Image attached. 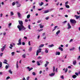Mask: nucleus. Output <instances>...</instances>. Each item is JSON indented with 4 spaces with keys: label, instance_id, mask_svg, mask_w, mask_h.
I'll use <instances>...</instances> for the list:
<instances>
[{
    "label": "nucleus",
    "instance_id": "64",
    "mask_svg": "<svg viewBox=\"0 0 80 80\" xmlns=\"http://www.w3.org/2000/svg\"><path fill=\"white\" fill-rule=\"evenodd\" d=\"M25 22H28V20L25 19Z\"/></svg>",
    "mask_w": 80,
    "mask_h": 80
},
{
    "label": "nucleus",
    "instance_id": "24",
    "mask_svg": "<svg viewBox=\"0 0 80 80\" xmlns=\"http://www.w3.org/2000/svg\"><path fill=\"white\" fill-rule=\"evenodd\" d=\"M32 47H30L29 48V52H32Z\"/></svg>",
    "mask_w": 80,
    "mask_h": 80
},
{
    "label": "nucleus",
    "instance_id": "5",
    "mask_svg": "<svg viewBox=\"0 0 80 80\" xmlns=\"http://www.w3.org/2000/svg\"><path fill=\"white\" fill-rule=\"evenodd\" d=\"M6 47V44H5L4 46H3L1 48V50L2 52H3V51H4V50H5V48Z\"/></svg>",
    "mask_w": 80,
    "mask_h": 80
},
{
    "label": "nucleus",
    "instance_id": "41",
    "mask_svg": "<svg viewBox=\"0 0 80 80\" xmlns=\"http://www.w3.org/2000/svg\"><path fill=\"white\" fill-rule=\"evenodd\" d=\"M28 28L29 30L31 29V28H30V25H28Z\"/></svg>",
    "mask_w": 80,
    "mask_h": 80
},
{
    "label": "nucleus",
    "instance_id": "56",
    "mask_svg": "<svg viewBox=\"0 0 80 80\" xmlns=\"http://www.w3.org/2000/svg\"><path fill=\"white\" fill-rule=\"evenodd\" d=\"M75 75H77V76H78V73L77 72H75Z\"/></svg>",
    "mask_w": 80,
    "mask_h": 80
},
{
    "label": "nucleus",
    "instance_id": "46",
    "mask_svg": "<svg viewBox=\"0 0 80 80\" xmlns=\"http://www.w3.org/2000/svg\"><path fill=\"white\" fill-rule=\"evenodd\" d=\"M8 66L7 65H6L5 67V68H6V69H8Z\"/></svg>",
    "mask_w": 80,
    "mask_h": 80
},
{
    "label": "nucleus",
    "instance_id": "2",
    "mask_svg": "<svg viewBox=\"0 0 80 80\" xmlns=\"http://www.w3.org/2000/svg\"><path fill=\"white\" fill-rule=\"evenodd\" d=\"M13 46H15V44L14 43H12V44H10V46L9 47V48L10 49H12V47H13Z\"/></svg>",
    "mask_w": 80,
    "mask_h": 80
},
{
    "label": "nucleus",
    "instance_id": "38",
    "mask_svg": "<svg viewBox=\"0 0 80 80\" xmlns=\"http://www.w3.org/2000/svg\"><path fill=\"white\" fill-rule=\"evenodd\" d=\"M42 58V57L40 56H39L38 57V59H41Z\"/></svg>",
    "mask_w": 80,
    "mask_h": 80
},
{
    "label": "nucleus",
    "instance_id": "29",
    "mask_svg": "<svg viewBox=\"0 0 80 80\" xmlns=\"http://www.w3.org/2000/svg\"><path fill=\"white\" fill-rule=\"evenodd\" d=\"M11 16H13L14 15V13L13 12H10Z\"/></svg>",
    "mask_w": 80,
    "mask_h": 80
},
{
    "label": "nucleus",
    "instance_id": "22",
    "mask_svg": "<svg viewBox=\"0 0 80 80\" xmlns=\"http://www.w3.org/2000/svg\"><path fill=\"white\" fill-rule=\"evenodd\" d=\"M44 44H42L39 46V48H41L42 47H43L44 46Z\"/></svg>",
    "mask_w": 80,
    "mask_h": 80
},
{
    "label": "nucleus",
    "instance_id": "14",
    "mask_svg": "<svg viewBox=\"0 0 80 80\" xmlns=\"http://www.w3.org/2000/svg\"><path fill=\"white\" fill-rule=\"evenodd\" d=\"M55 54L56 55H60V52H57Z\"/></svg>",
    "mask_w": 80,
    "mask_h": 80
},
{
    "label": "nucleus",
    "instance_id": "28",
    "mask_svg": "<svg viewBox=\"0 0 80 80\" xmlns=\"http://www.w3.org/2000/svg\"><path fill=\"white\" fill-rule=\"evenodd\" d=\"M22 57H23V58H26V55H25V54H24L22 55Z\"/></svg>",
    "mask_w": 80,
    "mask_h": 80
},
{
    "label": "nucleus",
    "instance_id": "1",
    "mask_svg": "<svg viewBox=\"0 0 80 80\" xmlns=\"http://www.w3.org/2000/svg\"><path fill=\"white\" fill-rule=\"evenodd\" d=\"M18 22L19 25H18L17 26L18 28L19 29L20 32H22L26 30V28L24 27L23 24V21H22L19 20Z\"/></svg>",
    "mask_w": 80,
    "mask_h": 80
},
{
    "label": "nucleus",
    "instance_id": "17",
    "mask_svg": "<svg viewBox=\"0 0 80 80\" xmlns=\"http://www.w3.org/2000/svg\"><path fill=\"white\" fill-rule=\"evenodd\" d=\"M43 4H44V3L42 2H41V3H39V5L40 6H42V5H43Z\"/></svg>",
    "mask_w": 80,
    "mask_h": 80
},
{
    "label": "nucleus",
    "instance_id": "50",
    "mask_svg": "<svg viewBox=\"0 0 80 80\" xmlns=\"http://www.w3.org/2000/svg\"><path fill=\"white\" fill-rule=\"evenodd\" d=\"M41 20H38L37 21V23H40V22H41Z\"/></svg>",
    "mask_w": 80,
    "mask_h": 80
},
{
    "label": "nucleus",
    "instance_id": "15",
    "mask_svg": "<svg viewBox=\"0 0 80 80\" xmlns=\"http://www.w3.org/2000/svg\"><path fill=\"white\" fill-rule=\"evenodd\" d=\"M49 48H52V47H54V45L53 44H52L51 45H49L48 46Z\"/></svg>",
    "mask_w": 80,
    "mask_h": 80
},
{
    "label": "nucleus",
    "instance_id": "26",
    "mask_svg": "<svg viewBox=\"0 0 80 80\" xmlns=\"http://www.w3.org/2000/svg\"><path fill=\"white\" fill-rule=\"evenodd\" d=\"M17 7H20V6H21V4H17Z\"/></svg>",
    "mask_w": 80,
    "mask_h": 80
},
{
    "label": "nucleus",
    "instance_id": "45",
    "mask_svg": "<svg viewBox=\"0 0 80 80\" xmlns=\"http://www.w3.org/2000/svg\"><path fill=\"white\" fill-rule=\"evenodd\" d=\"M22 45H25V42H23L22 43Z\"/></svg>",
    "mask_w": 80,
    "mask_h": 80
},
{
    "label": "nucleus",
    "instance_id": "62",
    "mask_svg": "<svg viewBox=\"0 0 80 80\" xmlns=\"http://www.w3.org/2000/svg\"><path fill=\"white\" fill-rule=\"evenodd\" d=\"M42 73V71H39V74H41V73Z\"/></svg>",
    "mask_w": 80,
    "mask_h": 80
},
{
    "label": "nucleus",
    "instance_id": "53",
    "mask_svg": "<svg viewBox=\"0 0 80 80\" xmlns=\"http://www.w3.org/2000/svg\"><path fill=\"white\" fill-rule=\"evenodd\" d=\"M39 62H40V63H43V61H42V60H40V61H39Z\"/></svg>",
    "mask_w": 80,
    "mask_h": 80
},
{
    "label": "nucleus",
    "instance_id": "25",
    "mask_svg": "<svg viewBox=\"0 0 80 80\" xmlns=\"http://www.w3.org/2000/svg\"><path fill=\"white\" fill-rule=\"evenodd\" d=\"M72 77L73 78H75L77 77V75H74L73 76H72Z\"/></svg>",
    "mask_w": 80,
    "mask_h": 80
},
{
    "label": "nucleus",
    "instance_id": "4",
    "mask_svg": "<svg viewBox=\"0 0 80 80\" xmlns=\"http://www.w3.org/2000/svg\"><path fill=\"white\" fill-rule=\"evenodd\" d=\"M70 22L72 23H76V21L74 19H70Z\"/></svg>",
    "mask_w": 80,
    "mask_h": 80
},
{
    "label": "nucleus",
    "instance_id": "54",
    "mask_svg": "<svg viewBox=\"0 0 80 80\" xmlns=\"http://www.w3.org/2000/svg\"><path fill=\"white\" fill-rule=\"evenodd\" d=\"M68 2L67 1L65 2V4L66 5H67V4H68Z\"/></svg>",
    "mask_w": 80,
    "mask_h": 80
},
{
    "label": "nucleus",
    "instance_id": "19",
    "mask_svg": "<svg viewBox=\"0 0 80 80\" xmlns=\"http://www.w3.org/2000/svg\"><path fill=\"white\" fill-rule=\"evenodd\" d=\"M58 49L59 50H60L61 51H63V48H62L61 47H59Z\"/></svg>",
    "mask_w": 80,
    "mask_h": 80
},
{
    "label": "nucleus",
    "instance_id": "51",
    "mask_svg": "<svg viewBox=\"0 0 80 80\" xmlns=\"http://www.w3.org/2000/svg\"><path fill=\"white\" fill-rule=\"evenodd\" d=\"M3 55V53H1L0 54V56L2 57Z\"/></svg>",
    "mask_w": 80,
    "mask_h": 80
},
{
    "label": "nucleus",
    "instance_id": "12",
    "mask_svg": "<svg viewBox=\"0 0 80 80\" xmlns=\"http://www.w3.org/2000/svg\"><path fill=\"white\" fill-rule=\"evenodd\" d=\"M55 74V73H52L51 74H49V76H50V77H52L53 76H54Z\"/></svg>",
    "mask_w": 80,
    "mask_h": 80
},
{
    "label": "nucleus",
    "instance_id": "49",
    "mask_svg": "<svg viewBox=\"0 0 80 80\" xmlns=\"http://www.w3.org/2000/svg\"><path fill=\"white\" fill-rule=\"evenodd\" d=\"M77 60H80V56L78 57V58H77Z\"/></svg>",
    "mask_w": 80,
    "mask_h": 80
},
{
    "label": "nucleus",
    "instance_id": "43",
    "mask_svg": "<svg viewBox=\"0 0 80 80\" xmlns=\"http://www.w3.org/2000/svg\"><path fill=\"white\" fill-rule=\"evenodd\" d=\"M11 25H12V23H9L8 24L9 27H10Z\"/></svg>",
    "mask_w": 80,
    "mask_h": 80
},
{
    "label": "nucleus",
    "instance_id": "13",
    "mask_svg": "<svg viewBox=\"0 0 80 80\" xmlns=\"http://www.w3.org/2000/svg\"><path fill=\"white\" fill-rule=\"evenodd\" d=\"M72 63L73 65H75L77 64V61L76 60L74 61H73Z\"/></svg>",
    "mask_w": 80,
    "mask_h": 80
},
{
    "label": "nucleus",
    "instance_id": "40",
    "mask_svg": "<svg viewBox=\"0 0 80 80\" xmlns=\"http://www.w3.org/2000/svg\"><path fill=\"white\" fill-rule=\"evenodd\" d=\"M68 71V69L67 68H66V70H65V71H64L65 73H67Z\"/></svg>",
    "mask_w": 80,
    "mask_h": 80
},
{
    "label": "nucleus",
    "instance_id": "16",
    "mask_svg": "<svg viewBox=\"0 0 80 80\" xmlns=\"http://www.w3.org/2000/svg\"><path fill=\"white\" fill-rule=\"evenodd\" d=\"M7 62V60L6 59H4V61L3 62V63H5V64H8Z\"/></svg>",
    "mask_w": 80,
    "mask_h": 80
},
{
    "label": "nucleus",
    "instance_id": "33",
    "mask_svg": "<svg viewBox=\"0 0 80 80\" xmlns=\"http://www.w3.org/2000/svg\"><path fill=\"white\" fill-rule=\"evenodd\" d=\"M45 53H48V51L47 49H45Z\"/></svg>",
    "mask_w": 80,
    "mask_h": 80
},
{
    "label": "nucleus",
    "instance_id": "8",
    "mask_svg": "<svg viewBox=\"0 0 80 80\" xmlns=\"http://www.w3.org/2000/svg\"><path fill=\"white\" fill-rule=\"evenodd\" d=\"M46 63L44 65V66L45 67H47V65H48V64L49 63V62L46 61Z\"/></svg>",
    "mask_w": 80,
    "mask_h": 80
},
{
    "label": "nucleus",
    "instance_id": "52",
    "mask_svg": "<svg viewBox=\"0 0 80 80\" xmlns=\"http://www.w3.org/2000/svg\"><path fill=\"white\" fill-rule=\"evenodd\" d=\"M32 75H36V74L35 73V72H32Z\"/></svg>",
    "mask_w": 80,
    "mask_h": 80
},
{
    "label": "nucleus",
    "instance_id": "55",
    "mask_svg": "<svg viewBox=\"0 0 80 80\" xmlns=\"http://www.w3.org/2000/svg\"><path fill=\"white\" fill-rule=\"evenodd\" d=\"M5 35H6V32H4V33H3V35L4 36H5Z\"/></svg>",
    "mask_w": 80,
    "mask_h": 80
},
{
    "label": "nucleus",
    "instance_id": "3",
    "mask_svg": "<svg viewBox=\"0 0 80 80\" xmlns=\"http://www.w3.org/2000/svg\"><path fill=\"white\" fill-rule=\"evenodd\" d=\"M42 49H40L39 50H38L36 52V56H38V53H40L42 52Z\"/></svg>",
    "mask_w": 80,
    "mask_h": 80
},
{
    "label": "nucleus",
    "instance_id": "34",
    "mask_svg": "<svg viewBox=\"0 0 80 80\" xmlns=\"http://www.w3.org/2000/svg\"><path fill=\"white\" fill-rule=\"evenodd\" d=\"M2 67V62H0V68H1Z\"/></svg>",
    "mask_w": 80,
    "mask_h": 80
},
{
    "label": "nucleus",
    "instance_id": "57",
    "mask_svg": "<svg viewBox=\"0 0 80 80\" xmlns=\"http://www.w3.org/2000/svg\"><path fill=\"white\" fill-rule=\"evenodd\" d=\"M48 18H49L48 17H47L45 18L46 20H48Z\"/></svg>",
    "mask_w": 80,
    "mask_h": 80
},
{
    "label": "nucleus",
    "instance_id": "63",
    "mask_svg": "<svg viewBox=\"0 0 80 80\" xmlns=\"http://www.w3.org/2000/svg\"><path fill=\"white\" fill-rule=\"evenodd\" d=\"M73 41V39H71L69 41V42H72Z\"/></svg>",
    "mask_w": 80,
    "mask_h": 80
},
{
    "label": "nucleus",
    "instance_id": "35",
    "mask_svg": "<svg viewBox=\"0 0 80 80\" xmlns=\"http://www.w3.org/2000/svg\"><path fill=\"white\" fill-rule=\"evenodd\" d=\"M30 17V15L28 14L27 16V18H29Z\"/></svg>",
    "mask_w": 80,
    "mask_h": 80
},
{
    "label": "nucleus",
    "instance_id": "20",
    "mask_svg": "<svg viewBox=\"0 0 80 80\" xmlns=\"http://www.w3.org/2000/svg\"><path fill=\"white\" fill-rule=\"evenodd\" d=\"M60 30H58L56 33V35H58V34H59L60 33Z\"/></svg>",
    "mask_w": 80,
    "mask_h": 80
},
{
    "label": "nucleus",
    "instance_id": "18",
    "mask_svg": "<svg viewBox=\"0 0 80 80\" xmlns=\"http://www.w3.org/2000/svg\"><path fill=\"white\" fill-rule=\"evenodd\" d=\"M48 12H49V10H47L43 12V13H48Z\"/></svg>",
    "mask_w": 80,
    "mask_h": 80
},
{
    "label": "nucleus",
    "instance_id": "31",
    "mask_svg": "<svg viewBox=\"0 0 80 80\" xmlns=\"http://www.w3.org/2000/svg\"><path fill=\"white\" fill-rule=\"evenodd\" d=\"M67 21H66L62 22V23L63 24H65V23H67Z\"/></svg>",
    "mask_w": 80,
    "mask_h": 80
},
{
    "label": "nucleus",
    "instance_id": "36",
    "mask_svg": "<svg viewBox=\"0 0 80 80\" xmlns=\"http://www.w3.org/2000/svg\"><path fill=\"white\" fill-rule=\"evenodd\" d=\"M37 64L38 66L40 65V63H39V62L38 61V62H37Z\"/></svg>",
    "mask_w": 80,
    "mask_h": 80
},
{
    "label": "nucleus",
    "instance_id": "11",
    "mask_svg": "<svg viewBox=\"0 0 80 80\" xmlns=\"http://www.w3.org/2000/svg\"><path fill=\"white\" fill-rule=\"evenodd\" d=\"M27 68L28 69L29 71H31V70H33V68H30V67H27Z\"/></svg>",
    "mask_w": 80,
    "mask_h": 80
},
{
    "label": "nucleus",
    "instance_id": "32",
    "mask_svg": "<svg viewBox=\"0 0 80 80\" xmlns=\"http://www.w3.org/2000/svg\"><path fill=\"white\" fill-rule=\"evenodd\" d=\"M9 72L11 74H12V71H11V69H10L9 70Z\"/></svg>",
    "mask_w": 80,
    "mask_h": 80
},
{
    "label": "nucleus",
    "instance_id": "27",
    "mask_svg": "<svg viewBox=\"0 0 80 80\" xmlns=\"http://www.w3.org/2000/svg\"><path fill=\"white\" fill-rule=\"evenodd\" d=\"M65 7L67 8H70V6H69V5H65Z\"/></svg>",
    "mask_w": 80,
    "mask_h": 80
},
{
    "label": "nucleus",
    "instance_id": "6",
    "mask_svg": "<svg viewBox=\"0 0 80 80\" xmlns=\"http://www.w3.org/2000/svg\"><path fill=\"white\" fill-rule=\"evenodd\" d=\"M21 38H20L19 39L18 41V42H19L17 44V45H22V42H21Z\"/></svg>",
    "mask_w": 80,
    "mask_h": 80
},
{
    "label": "nucleus",
    "instance_id": "61",
    "mask_svg": "<svg viewBox=\"0 0 80 80\" xmlns=\"http://www.w3.org/2000/svg\"><path fill=\"white\" fill-rule=\"evenodd\" d=\"M58 70V68H56V73H57V70Z\"/></svg>",
    "mask_w": 80,
    "mask_h": 80
},
{
    "label": "nucleus",
    "instance_id": "7",
    "mask_svg": "<svg viewBox=\"0 0 80 80\" xmlns=\"http://www.w3.org/2000/svg\"><path fill=\"white\" fill-rule=\"evenodd\" d=\"M67 26H68V28H67V29H70L72 28V26L70 25V23H68L67 24Z\"/></svg>",
    "mask_w": 80,
    "mask_h": 80
},
{
    "label": "nucleus",
    "instance_id": "21",
    "mask_svg": "<svg viewBox=\"0 0 80 80\" xmlns=\"http://www.w3.org/2000/svg\"><path fill=\"white\" fill-rule=\"evenodd\" d=\"M58 27V26H57L54 27V29L52 30V31L53 32V31H55V30H56V28Z\"/></svg>",
    "mask_w": 80,
    "mask_h": 80
},
{
    "label": "nucleus",
    "instance_id": "10",
    "mask_svg": "<svg viewBox=\"0 0 80 80\" xmlns=\"http://www.w3.org/2000/svg\"><path fill=\"white\" fill-rule=\"evenodd\" d=\"M74 16L76 18V19H78L79 18H80V15L79 16L75 15Z\"/></svg>",
    "mask_w": 80,
    "mask_h": 80
},
{
    "label": "nucleus",
    "instance_id": "23",
    "mask_svg": "<svg viewBox=\"0 0 80 80\" xmlns=\"http://www.w3.org/2000/svg\"><path fill=\"white\" fill-rule=\"evenodd\" d=\"M75 50V48L74 47H73L72 48L69 49V50L70 51H72L73 50Z\"/></svg>",
    "mask_w": 80,
    "mask_h": 80
},
{
    "label": "nucleus",
    "instance_id": "58",
    "mask_svg": "<svg viewBox=\"0 0 80 80\" xmlns=\"http://www.w3.org/2000/svg\"><path fill=\"white\" fill-rule=\"evenodd\" d=\"M10 78V77L8 76V77L7 78H6V79H9V78Z\"/></svg>",
    "mask_w": 80,
    "mask_h": 80
},
{
    "label": "nucleus",
    "instance_id": "39",
    "mask_svg": "<svg viewBox=\"0 0 80 80\" xmlns=\"http://www.w3.org/2000/svg\"><path fill=\"white\" fill-rule=\"evenodd\" d=\"M14 54H15V52H12L11 53V55H12V56H13Z\"/></svg>",
    "mask_w": 80,
    "mask_h": 80
},
{
    "label": "nucleus",
    "instance_id": "44",
    "mask_svg": "<svg viewBox=\"0 0 80 80\" xmlns=\"http://www.w3.org/2000/svg\"><path fill=\"white\" fill-rule=\"evenodd\" d=\"M15 5V2H12V5H13V6H14V5Z\"/></svg>",
    "mask_w": 80,
    "mask_h": 80
},
{
    "label": "nucleus",
    "instance_id": "59",
    "mask_svg": "<svg viewBox=\"0 0 80 80\" xmlns=\"http://www.w3.org/2000/svg\"><path fill=\"white\" fill-rule=\"evenodd\" d=\"M30 78L29 77H28L27 78V80H29V78Z\"/></svg>",
    "mask_w": 80,
    "mask_h": 80
},
{
    "label": "nucleus",
    "instance_id": "47",
    "mask_svg": "<svg viewBox=\"0 0 80 80\" xmlns=\"http://www.w3.org/2000/svg\"><path fill=\"white\" fill-rule=\"evenodd\" d=\"M43 29H41L40 30H38V32H41V31H43Z\"/></svg>",
    "mask_w": 80,
    "mask_h": 80
},
{
    "label": "nucleus",
    "instance_id": "48",
    "mask_svg": "<svg viewBox=\"0 0 80 80\" xmlns=\"http://www.w3.org/2000/svg\"><path fill=\"white\" fill-rule=\"evenodd\" d=\"M55 68L54 66L53 67V72H55Z\"/></svg>",
    "mask_w": 80,
    "mask_h": 80
},
{
    "label": "nucleus",
    "instance_id": "30",
    "mask_svg": "<svg viewBox=\"0 0 80 80\" xmlns=\"http://www.w3.org/2000/svg\"><path fill=\"white\" fill-rule=\"evenodd\" d=\"M39 25H40V28H43V27H44V26L43 25H41V24H40Z\"/></svg>",
    "mask_w": 80,
    "mask_h": 80
},
{
    "label": "nucleus",
    "instance_id": "9",
    "mask_svg": "<svg viewBox=\"0 0 80 80\" xmlns=\"http://www.w3.org/2000/svg\"><path fill=\"white\" fill-rule=\"evenodd\" d=\"M18 16L19 18H20L22 16V14H21L20 13H19V12H18Z\"/></svg>",
    "mask_w": 80,
    "mask_h": 80
},
{
    "label": "nucleus",
    "instance_id": "42",
    "mask_svg": "<svg viewBox=\"0 0 80 80\" xmlns=\"http://www.w3.org/2000/svg\"><path fill=\"white\" fill-rule=\"evenodd\" d=\"M54 10V9L53 8H51V9H49V12H51V11H52V10Z\"/></svg>",
    "mask_w": 80,
    "mask_h": 80
},
{
    "label": "nucleus",
    "instance_id": "37",
    "mask_svg": "<svg viewBox=\"0 0 80 80\" xmlns=\"http://www.w3.org/2000/svg\"><path fill=\"white\" fill-rule=\"evenodd\" d=\"M18 62H17L16 64V67L17 68H18Z\"/></svg>",
    "mask_w": 80,
    "mask_h": 80
},
{
    "label": "nucleus",
    "instance_id": "60",
    "mask_svg": "<svg viewBox=\"0 0 80 80\" xmlns=\"http://www.w3.org/2000/svg\"><path fill=\"white\" fill-rule=\"evenodd\" d=\"M42 9H41V8L38 9V10H39V11H40L42 10Z\"/></svg>",
    "mask_w": 80,
    "mask_h": 80
}]
</instances>
